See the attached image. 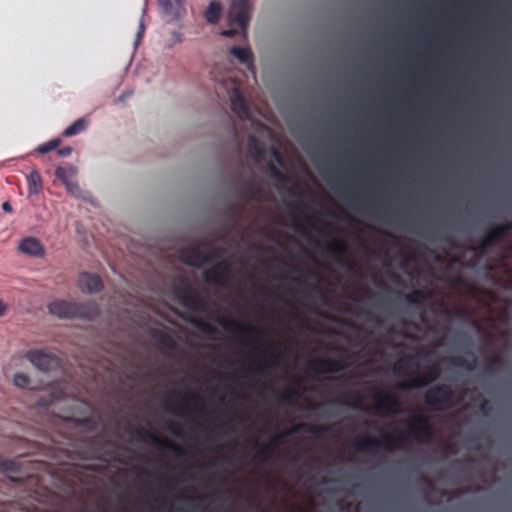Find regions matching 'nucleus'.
<instances>
[{
    "label": "nucleus",
    "mask_w": 512,
    "mask_h": 512,
    "mask_svg": "<svg viewBox=\"0 0 512 512\" xmlns=\"http://www.w3.org/2000/svg\"><path fill=\"white\" fill-rule=\"evenodd\" d=\"M479 410L480 412L484 415V416H488L490 415V413L492 412V406L491 404L489 403V401L487 400H484L481 402L480 406H479Z\"/></svg>",
    "instance_id": "46"
},
{
    "label": "nucleus",
    "mask_w": 512,
    "mask_h": 512,
    "mask_svg": "<svg viewBox=\"0 0 512 512\" xmlns=\"http://www.w3.org/2000/svg\"><path fill=\"white\" fill-rule=\"evenodd\" d=\"M58 155L61 157H68L72 153V148L69 146L58 149Z\"/></svg>",
    "instance_id": "48"
},
{
    "label": "nucleus",
    "mask_w": 512,
    "mask_h": 512,
    "mask_svg": "<svg viewBox=\"0 0 512 512\" xmlns=\"http://www.w3.org/2000/svg\"><path fill=\"white\" fill-rule=\"evenodd\" d=\"M136 436L146 443H152L158 448H168L176 453L177 456L183 457L186 454V451L175 443L161 438L157 434L145 428H136L135 429Z\"/></svg>",
    "instance_id": "10"
},
{
    "label": "nucleus",
    "mask_w": 512,
    "mask_h": 512,
    "mask_svg": "<svg viewBox=\"0 0 512 512\" xmlns=\"http://www.w3.org/2000/svg\"><path fill=\"white\" fill-rule=\"evenodd\" d=\"M134 471H135L136 473L149 474V471L143 470V469H141V468H139V467H135Z\"/></svg>",
    "instance_id": "54"
},
{
    "label": "nucleus",
    "mask_w": 512,
    "mask_h": 512,
    "mask_svg": "<svg viewBox=\"0 0 512 512\" xmlns=\"http://www.w3.org/2000/svg\"><path fill=\"white\" fill-rule=\"evenodd\" d=\"M177 498H178V499H180V500H184V501H186L187 503H191V502H193V501L195 500L194 498L189 497V496H187V495H180V496H178Z\"/></svg>",
    "instance_id": "51"
},
{
    "label": "nucleus",
    "mask_w": 512,
    "mask_h": 512,
    "mask_svg": "<svg viewBox=\"0 0 512 512\" xmlns=\"http://www.w3.org/2000/svg\"><path fill=\"white\" fill-rule=\"evenodd\" d=\"M297 229H298V230H302V231H304V228H303V227H301V225H298V226H297Z\"/></svg>",
    "instance_id": "59"
},
{
    "label": "nucleus",
    "mask_w": 512,
    "mask_h": 512,
    "mask_svg": "<svg viewBox=\"0 0 512 512\" xmlns=\"http://www.w3.org/2000/svg\"><path fill=\"white\" fill-rule=\"evenodd\" d=\"M273 154L274 156L276 157V159L281 162V158H280V154L278 153V151L276 149H273Z\"/></svg>",
    "instance_id": "55"
},
{
    "label": "nucleus",
    "mask_w": 512,
    "mask_h": 512,
    "mask_svg": "<svg viewBox=\"0 0 512 512\" xmlns=\"http://www.w3.org/2000/svg\"><path fill=\"white\" fill-rule=\"evenodd\" d=\"M266 365L260 366L258 368L259 372H265L269 367L277 364V355L275 353L268 354V357L265 359Z\"/></svg>",
    "instance_id": "42"
},
{
    "label": "nucleus",
    "mask_w": 512,
    "mask_h": 512,
    "mask_svg": "<svg viewBox=\"0 0 512 512\" xmlns=\"http://www.w3.org/2000/svg\"><path fill=\"white\" fill-rule=\"evenodd\" d=\"M408 434L419 443H430L434 437V428L430 418L423 413L411 416L408 423Z\"/></svg>",
    "instance_id": "5"
},
{
    "label": "nucleus",
    "mask_w": 512,
    "mask_h": 512,
    "mask_svg": "<svg viewBox=\"0 0 512 512\" xmlns=\"http://www.w3.org/2000/svg\"><path fill=\"white\" fill-rule=\"evenodd\" d=\"M231 109L240 118L250 117V108L243 97L242 93L238 89H234L231 97Z\"/></svg>",
    "instance_id": "18"
},
{
    "label": "nucleus",
    "mask_w": 512,
    "mask_h": 512,
    "mask_svg": "<svg viewBox=\"0 0 512 512\" xmlns=\"http://www.w3.org/2000/svg\"><path fill=\"white\" fill-rule=\"evenodd\" d=\"M218 323L228 332H237L240 336L248 340L250 342L259 341L263 335L262 331L259 329L244 325L234 320L227 319L225 317H220L218 319Z\"/></svg>",
    "instance_id": "9"
},
{
    "label": "nucleus",
    "mask_w": 512,
    "mask_h": 512,
    "mask_svg": "<svg viewBox=\"0 0 512 512\" xmlns=\"http://www.w3.org/2000/svg\"><path fill=\"white\" fill-rule=\"evenodd\" d=\"M2 209L4 212L6 213H10L12 212L13 208H12V205L10 204V202L6 201L2 204Z\"/></svg>",
    "instance_id": "50"
},
{
    "label": "nucleus",
    "mask_w": 512,
    "mask_h": 512,
    "mask_svg": "<svg viewBox=\"0 0 512 512\" xmlns=\"http://www.w3.org/2000/svg\"><path fill=\"white\" fill-rule=\"evenodd\" d=\"M230 54L239 60L242 64L252 63V53L249 48L241 46H232L230 48Z\"/></svg>",
    "instance_id": "31"
},
{
    "label": "nucleus",
    "mask_w": 512,
    "mask_h": 512,
    "mask_svg": "<svg viewBox=\"0 0 512 512\" xmlns=\"http://www.w3.org/2000/svg\"><path fill=\"white\" fill-rule=\"evenodd\" d=\"M19 249L21 252L30 256H42L44 249L41 243L33 237H28L20 242Z\"/></svg>",
    "instance_id": "19"
},
{
    "label": "nucleus",
    "mask_w": 512,
    "mask_h": 512,
    "mask_svg": "<svg viewBox=\"0 0 512 512\" xmlns=\"http://www.w3.org/2000/svg\"><path fill=\"white\" fill-rule=\"evenodd\" d=\"M455 464H460L461 463V460H455L454 461Z\"/></svg>",
    "instance_id": "60"
},
{
    "label": "nucleus",
    "mask_w": 512,
    "mask_h": 512,
    "mask_svg": "<svg viewBox=\"0 0 512 512\" xmlns=\"http://www.w3.org/2000/svg\"><path fill=\"white\" fill-rule=\"evenodd\" d=\"M25 357L33 366L44 372L53 371L60 366L59 357L46 349L29 350Z\"/></svg>",
    "instance_id": "7"
},
{
    "label": "nucleus",
    "mask_w": 512,
    "mask_h": 512,
    "mask_svg": "<svg viewBox=\"0 0 512 512\" xmlns=\"http://www.w3.org/2000/svg\"><path fill=\"white\" fill-rule=\"evenodd\" d=\"M151 336L155 341L166 348L174 349L176 347V341L174 337L165 330L154 329L151 332Z\"/></svg>",
    "instance_id": "24"
},
{
    "label": "nucleus",
    "mask_w": 512,
    "mask_h": 512,
    "mask_svg": "<svg viewBox=\"0 0 512 512\" xmlns=\"http://www.w3.org/2000/svg\"><path fill=\"white\" fill-rule=\"evenodd\" d=\"M173 36L176 37V41L177 42H181V37H180V34L178 32H173Z\"/></svg>",
    "instance_id": "56"
},
{
    "label": "nucleus",
    "mask_w": 512,
    "mask_h": 512,
    "mask_svg": "<svg viewBox=\"0 0 512 512\" xmlns=\"http://www.w3.org/2000/svg\"><path fill=\"white\" fill-rule=\"evenodd\" d=\"M342 194L348 202H353L355 197L351 186H345L342 189Z\"/></svg>",
    "instance_id": "47"
},
{
    "label": "nucleus",
    "mask_w": 512,
    "mask_h": 512,
    "mask_svg": "<svg viewBox=\"0 0 512 512\" xmlns=\"http://www.w3.org/2000/svg\"><path fill=\"white\" fill-rule=\"evenodd\" d=\"M428 298L429 293L424 289H414L405 296V299L409 304L419 307L423 306Z\"/></svg>",
    "instance_id": "25"
},
{
    "label": "nucleus",
    "mask_w": 512,
    "mask_h": 512,
    "mask_svg": "<svg viewBox=\"0 0 512 512\" xmlns=\"http://www.w3.org/2000/svg\"><path fill=\"white\" fill-rule=\"evenodd\" d=\"M203 257H204V264L218 260V259H220V250L218 249V250H215V251H212L209 253L203 252Z\"/></svg>",
    "instance_id": "45"
},
{
    "label": "nucleus",
    "mask_w": 512,
    "mask_h": 512,
    "mask_svg": "<svg viewBox=\"0 0 512 512\" xmlns=\"http://www.w3.org/2000/svg\"><path fill=\"white\" fill-rule=\"evenodd\" d=\"M501 363V358L500 357H494L486 366V370L487 371H492L493 370V366L494 365H498Z\"/></svg>",
    "instance_id": "49"
},
{
    "label": "nucleus",
    "mask_w": 512,
    "mask_h": 512,
    "mask_svg": "<svg viewBox=\"0 0 512 512\" xmlns=\"http://www.w3.org/2000/svg\"><path fill=\"white\" fill-rule=\"evenodd\" d=\"M349 250V245L345 240L337 239L334 240L326 246V252L327 255L330 257H333L336 262L341 265H347L349 270L353 269V265L348 263L344 258L343 255Z\"/></svg>",
    "instance_id": "14"
},
{
    "label": "nucleus",
    "mask_w": 512,
    "mask_h": 512,
    "mask_svg": "<svg viewBox=\"0 0 512 512\" xmlns=\"http://www.w3.org/2000/svg\"><path fill=\"white\" fill-rule=\"evenodd\" d=\"M287 206L292 214H295V213L303 214L306 211V209L308 208V206L304 202H297V203L291 202V203H288Z\"/></svg>",
    "instance_id": "41"
},
{
    "label": "nucleus",
    "mask_w": 512,
    "mask_h": 512,
    "mask_svg": "<svg viewBox=\"0 0 512 512\" xmlns=\"http://www.w3.org/2000/svg\"><path fill=\"white\" fill-rule=\"evenodd\" d=\"M27 190L29 195H37L43 188L41 175L37 170H32L26 177Z\"/></svg>",
    "instance_id": "23"
},
{
    "label": "nucleus",
    "mask_w": 512,
    "mask_h": 512,
    "mask_svg": "<svg viewBox=\"0 0 512 512\" xmlns=\"http://www.w3.org/2000/svg\"><path fill=\"white\" fill-rule=\"evenodd\" d=\"M7 311V306L0 300V317Z\"/></svg>",
    "instance_id": "52"
},
{
    "label": "nucleus",
    "mask_w": 512,
    "mask_h": 512,
    "mask_svg": "<svg viewBox=\"0 0 512 512\" xmlns=\"http://www.w3.org/2000/svg\"><path fill=\"white\" fill-rule=\"evenodd\" d=\"M185 398L192 401L198 400V397L195 394H187Z\"/></svg>",
    "instance_id": "53"
},
{
    "label": "nucleus",
    "mask_w": 512,
    "mask_h": 512,
    "mask_svg": "<svg viewBox=\"0 0 512 512\" xmlns=\"http://www.w3.org/2000/svg\"><path fill=\"white\" fill-rule=\"evenodd\" d=\"M240 195L248 200L261 201L263 199V189L253 182H247L242 188Z\"/></svg>",
    "instance_id": "22"
},
{
    "label": "nucleus",
    "mask_w": 512,
    "mask_h": 512,
    "mask_svg": "<svg viewBox=\"0 0 512 512\" xmlns=\"http://www.w3.org/2000/svg\"><path fill=\"white\" fill-rule=\"evenodd\" d=\"M300 430L311 433L317 437H320L328 431V428L326 426H322V425H312V424H308V423H300L291 432H296V431H300Z\"/></svg>",
    "instance_id": "32"
},
{
    "label": "nucleus",
    "mask_w": 512,
    "mask_h": 512,
    "mask_svg": "<svg viewBox=\"0 0 512 512\" xmlns=\"http://www.w3.org/2000/svg\"><path fill=\"white\" fill-rule=\"evenodd\" d=\"M78 286L83 293L92 294L102 290L103 282L97 274L83 272L79 275Z\"/></svg>",
    "instance_id": "15"
},
{
    "label": "nucleus",
    "mask_w": 512,
    "mask_h": 512,
    "mask_svg": "<svg viewBox=\"0 0 512 512\" xmlns=\"http://www.w3.org/2000/svg\"><path fill=\"white\" fill-rule=\"evenodd\" d=\"M30 378L25 373H16L13 378V383L19 388H27L30 384Z\"/></svg>",
    "instance_id": "39"
},
{
    "label": "nucleus",
    "mask_w": 512,
    "mask_h": 512,
    "mask_svg": "<svg viewBox=\"0 0 512 512\" xmlns=\"http://www.w3.org/2000/svg\"><path fill=\"white\" fill-rule=\"evenodd\" d=\"M373 398L375 400V408L377 412L386 416H394L399 412V398L391 390H378L376 393H374Z\"/></svg>",
    "instance_id": "8"
},
{
    "label": "nucleus",
    "mask_w": 512,
    "mask_h": 512,
    "mask_svg": "<svg viewBox=\"0 0 512 512\" xmlns=\"http://www.w3.org/2000/svg\"><path fill=\"white\" fill-rule=\"evenodd\" d=\"M163 12L167 15L176 17L182 6L181 0H157Z\"/></svg>",
    "instance_id": "30"
},
{
    "label": "nucleus",
    "mask_w": 512,
    "mask_h": 512,
    "mask_svg": "<svg viewBox=\"0 0 512 512\" xmlns=\"http://www.w3.org/2000/svg\"><path fill=\"white\" fill-rule=\"evenodd\" d=\"M189 322L195 328H197L199 331H201L203 333H206V334H209V335H213V334L218 333V330L212 324H210L209 322H207L204 319H201V318H198V317H191Z\"/></svg>",
    "instance_id": "33"
},
{
    "label": "nucleus",
    "mask_w": 512,
    "mask_h": 512,
    "mask_svg": "<svg viewBox=\"0 0 512 512\" xmlns=\"http://www.w3.org/2000/svg\"><path fill=\"white\" fill-rule=\"evenodd\" d=\"M409 367H419V363L415 360V357L411 355L399 359L393 366V372L396 375H403L407 372Z\"/></svg>",
    "instance_id": "26"
},
{
    "label": "nucleus",
    "mask_w": 512,
    "mask_h": 512,
    "mask_svg": "<svg viewBox=\"0 0 512 512\" xmlns=\"http://www.w3.org/2000/svg\"><path fill=\"white\" fill-rule=\"evenodd\" d=\"M49 312L60 319L94 320L100 315L97 302L88 300L85 302L54 300L48 305Z\"/></svg>",
    "instance_id": "1"
},
{
    "label": "nucleus",
    "mask_w": 512,
    "mask_h": 512,
    "mask_svg": "<svg viewBox=\"0 0 512 512\" xmlns=\"http://www.w3.org/2000/svg\"><path fill=\"white\" fill-rule=\"evenodd\" d=\"M406 443L407 434L402 430L396 429L392 433L383 432L381 440L368 434L358 437L354 440L353 447L362 453L373 454L380 447L387 451H393L403 447Z\"/></svg>",
    "instance_id": "2"
},
{
    "label": "nucleus",
    "mask_w": 512,
    "mask_h": 512,
    "mask_svg": "<svg viewBox=\"0 0 512 512\" xmlns=\"http://www.w3.org/2000/svg\"><path fill=\"white\" fill-rule=\"evenodd\" d=\"M86 126L87 122L83 118L78 119L64 130L63 136L71 137L77 135L84 131L86 129Z\"/></svg>",
    "instance_id": "34"
},
{
    "label": "nucleus",
    "mask_w": 512,
    "mask_h": 512,
    "mask_svg": "<svg viewBox=\"0 0 512 512\" xmlns=\"http://www.w3.org/2000/svg\"><path fill=\"white\" fill-rule=\"evenodd\" d=\"M454 390L448 384H436L424 394L425 404L434 411H446L455 405Z\"/></svg>",
    "instance_id": "4"
},
{
    "label": "nucleus",
    "mask_w": 512,
    "mask_h": 512,
    "mask_svg": "<svg viewBox=\"0 0 512 512\" xmlns=\"http://www.w3.org/2000/svg\"><path fill=\"white\" fill-rule=\"evenodd\" d=\"M268 169L272 177L275 179L284 182L286 181L287 177L286 175L272 162L268 163Z\"/></svg>",
    "instance_id": "40"
},
{
    "label": "nucleus",
    "mask_w": 512,
    "mask_h": 512,
    "mask_svg": "<svg viewBox=\"0 0 512 512\" xmlns=\"http://www.w3.org/2000/svg\"><path fill=\"white\" fill-rule=\"evenodd\" d=\"M166 408L171 409L172 406H175L178 411L184 412L185 411V405L182 403H176L174 397H168L166 399L165 403Z\"/></svg>",
    "instance_id": "44"
},
{
    "label": "nucleus",
    "mask_w": 512,
    "mask_h": 512,
    "mask_svg": "<svg viewBox=\"0 0 512 512\" xmlns=\"http://www.w3.org/2000/svg\"><path fill=\"white\" fill-rule=\"evenodd\" d=\"M247 153L255 162L261 161L265 154V146L263 142L257 137L251 135L248 141Z\"/></svg>",
    "instance_id": "21"
},
{
    "label": "nucleus",
    "mask_w": 512,
    "mask_h": 512,
    "mask_svg": "<svg viewBox=\"0 0 512 512\" xmlns=\"http://www.w3.org/2000/svg\"><path fill=\"white\" fill-rule=\"evenodd\" d=\"M349 364L344 359L335 358H319L311 361L308 365L309 369L314 373H338L347 369Z\"/></svg>",
    "instance_id": "11"
},
{
    "label": "nucleus",
    "mask_w": 512,
    "mask_h": 512,
    "mask_svg": "<svg viewBox=\"0 0 512 512\" xmlns=\"http://www.w3.org/2000/svg\"><path fill=\"white\" fill-rule=\"evenodd\" d=\"M183 307L192 311H202L205 309V300L193 289L188 292L187 296L180 303Z\"/></svg>",
    "instance_id": "20"
},
{
    "label": "nucleus",
    "mask_w": 512,
    "mask_h": 512,
    "mask_svg": "<svg viewBox=\"0 0 512 512\" xmlns=\"http://www.w3.org/2000/svg\"><path fill=\"white\" fill-rule=\"evenodd\" d=\"M60 143L61 141L59 139H53L45 144L39 145L36 151L40 154H45L56 149Z\"/></svg>",
    "instance_id": "38"
},
{
    "label": "nucleus",
    "mask_w": 512,
    "mask_h": 512,
    "mask_svg": "<svg viewBox=\"0 0 512 512\" xmlns=\"http://www.w3.org/2000/svg\"><path fill=\"white\" fill-rule=\"evenodd\" d=\"M254 445H255V447L258 448L256 455H255V460H257L259 462L267 461L272 456L273 452L276 449V443H269L267 445H262L258 441H255Z\"/></svg>",
    "instance_id": "27"
},
{
    "label": "nucleus",
    "mask_w": 512,
    "mask_h": 512,
    "mask_svg": "<svg viewBox=\"0 0 512 512\" xmlns=\"http://www.w3.org/2000/svg\"><path fill=\"white\" fill-rule=\"evenodd\" d=\"M17 471V463L12 460L0 458V472L10 475Z\"/></svg>",
    "instance_id": "36"
},
{
    "label": "nucleus",
    "mask_w": 512,
    "mask_h": 512,
    "mask_svg": "<svg viewBox=\"0 0 512 512\" xmlns=\"http://www.w3.org/2000/svg\"><path fill=\"white\" fill-rule=\"evenodd\" d=\"M76 169L72 165L59 166L55 170V176L66 186L71 194H75L79 190V186L74 182Z\"/></svg>",
    "instance_id": "16"
},
{
    "label": "nucleus",
    "mask_w": 512,
    "mask_h": 512,
    "mask_svg": "<svg viewBox=\"0 0 512 512\" xmlns=\"http://www.w3.org/2000/svg\"><path fill=\"white\" fill-rule=\"evenodd\" d=\"M49 404H50V402H42V401H39V405L48 406Z\"/></svg>",
    "instance_id": "58"
},
{
    "label": "nucleus",
    "mask_w": 512,
    "mask_h": 512,
    "mask_svg": "<svg viewBox=\"0 0 512 512\" xmlns=\"http://www.w3.org/2000/svg\"><path fill=\"white\" fill-rule=\"evenodd\" d=\"M191 290V287L182 282L181 284L175 285L173 288V292L175 297L178 299L179 303L187 296L188 292Z\"/></svg>",
    "instance_id": "37"
},
{
    "label": "nucleus",
    "mask_w": 512,
    "mask_h": 512,
    "mask_svg": "<svg viewBox=\"0 0 512 512\" xmlns=\"http://www.w3.org/2000/svg\"><path fill=\"white\" fill-rule=\"evenodd\" d=\"M180 259L186 265L194 268L204 265L203 251L197 246L183 248L180 251Z\"/></svg>",
    "instance_id": "17"
},
{
    "label": "nucleus",
    "mask_w": 512,
    "mask_h": 512,
    "mask_svg": "<svg viewBox=\"0 0 512 512\" xmlns=\"http://www.w3.org/2000/svg\"><path fill=\"white\" fill-rule=\"evenodd\" d=\"M512 231V221L492 227L486 231L480 239L478 249L485 253L493 247L504 235Z\"/></svg>",
    "instance_id": "12"
},
{
    "label": "nucleus",
    "mask_w": 512,
    "mask_h": 512,
    "mask_svg": "<svg viewBox=\"0 0 512 512\" xmlns=\"http://www.w3.org/2000/svg\"><path fill=\"white\" fill-rule=\"evenodd\" d=\"M221 11V3L212 1L204 13L206 21L210 24H216L220 19Z\"/></svg>",
    "instance_id": "29"
},
{
    "label": "nucleus",
    "mask_w": 512,
    "mask_h": 512,
    "mask_svg": "<svg viewBox=\"0 0 512 512\" xmlns=\"http://www.w3.org/2000/svg\"><path fill=\"white\" fill-rule=\"evenodd\" d=\"M440 377V369L437 365H434L428 369L427 372L420 376H412L406 381L399 384L401 389H415L423 388L428 384L436 381Z\"/></svg>",
    "instance_id": "13"
},
{
    "label": "nucleus",
    "mask_w": 512,
    "mask_h": 512,
    "mask_svg": "<svg viewBox=\"0 0 512 512\" xmlns=\"http://www.w3.org/2000/svg\"><path fill=\"white\" fill-rule=\"evenodd\" d=\"M203 279L206 283L228 287L231 282V264L227 260H219L213 267L203 272Z\"/></svg>",
    "instance_id": "6"
},
{
    "label": "nucleus",
    "mask_w": 512,
    "mask_h": 512,
    "mask_svg": "<svg viewBox=\"0 0 512 512\" xmlns=\"http://www.w3.org/2000/svg\"><path fill=\"white\" fill-rule=\"evenodd\" d=\"M167 429L177 437H181L183 435L182 427L178 423L169 422L167 425Z\"/></svg>",
    "instance_id": "43"
},
{
    "label": "nucleus",
    "mask_w": 512,
    "mask_h": 512,
    "mask_svg": "<svg viewBox=\"0 0 512 512\" xmlns=\"http://www.w3.org/2000/svg\"><path fill=\"white\" fill-rule=\"evenodd\" d=\"M250 0H233L231 2L227 21L229 29L221 31V35L224 37H234L239 31L234 28L237 26L241 32L246 35V29L250 20Z\"/></svg>",
    "instance_id": "3"
},
{
    "label": "nucleus",
    "mask_w": 512,
    "mask_h": 512,
    "mask_svg": "<svg viewBox=\"0 0 512 512\" xmlns=\"http://www.w3.org/2000/svg\"><path fill=\"white\" fill-rule=\"evenodd\" d=\"M353 398L356 402H360L361 401V397L359 395H353Z\"/></svg>",
    "instance_id": "57"
},
{
    "label": "nucleus",
    "mask_w": 512,
    "mask_h": 512,
    "mask_svg": "<svg viewBox=\"0 0 512 512\" xmlns=\"http://www.w3.org/2000/svg\"><path fill=\"white\" fill-rule=\"evenodd\" d=\"M471 356V360H467L462 356H454L449 359V363L455 367L473 371L477 367V358L473 354H471Z\"/></svg>",
    "instance_id": "28"
},
{
    "label": "nucleus",
    "mask_w": 512,
    "mask_h": 512,
    "mask_svg": "<svg viewBox=\"0 0 512 512\" xmlns=\"http://www.w3.org/2000/svg\"><path fill=\"white\" fill-rule=\"evenodd\" d=\"M298 397V392L295 389H289L279 396L280 405H293L294 400Z\"/></svg>",
    "instance_id": "35"
}]
</instances>
